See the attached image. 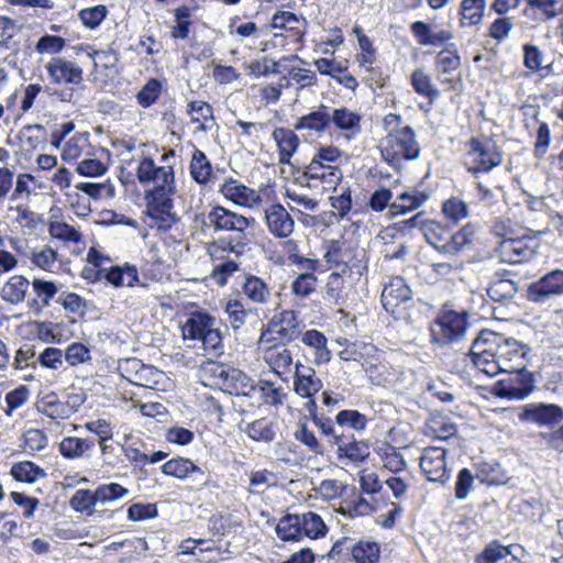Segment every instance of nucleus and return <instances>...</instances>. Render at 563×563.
I'll return each mask as SVG.
<instances>
[{"label": "nucleus", "mask_w": 563, "mask_h": 563, "mask_svg": "<svg viewBox=\"0 0 563 563\" xmlns=\"http://www.w3.org/2000/svg\"><path fill=\"white\" fill-rule=\"evenodd\" d=\"M531 349L526 343L490 330H482L474 339L468 355L485 375L527 369Z\"/></svg>", "instance_id": "obj_1"}, {"label": "nucleus", "mask_w": 563, "mask_h": 563, "mask_svg": "<svg viewBox=\"0 0 563 563\" xmlns=\"http://www.w3.org/2000/svg\"><path fill=\"white\" fill-rule=\"evenodd\" d=\"M141 184L155 183L145 191V213L158 230L168 231L179 218L173 211V196L176 194L175 174L172 165L156 166L154 159L144 157L136 170Z\"/></svg>", "instance_id": "obj_2"}, {"label": "nucleus", "mask_w": 563, "mask_h": 563, "mask_svg": "<svg viewBox=\"0 0 563 563\" xmlns=\"http://www.w3.org/2000/svg\"><path fill=\"white\" fill-rule=\"evenodd\" d=\"M202 372L225 394L252 397L256 391L254 380L239 368L210 361L203 364Z\"/></svg>", "instance_id": "obj_3"}, {"label": "nucleus", "mask_w": 563, "mask_h": 563, "mask_svg": "<svg viewBox=\"0 0 563 563\" xmlns=\"http://www.w3.org/2000/svg\"><path fill=\"white\" fill-rule=\"evenodd\" d=\"M379 150L383 159L393 167H399L404 161H412L420 155L415 131L409 125L388 132L380 141Z\"/></svg>", "instance_id": "obj_4"}, {"label": "nucleus", "mask_w": 563, "mask_h": 563, "mask_svg": "<svg viewBox=\"0 0 563 563\" xmlns=\"http://www.w3.org/2000/svg\"><path fill=\"white\" fill-rule=\"evenodd\" d=\"M208 224L214 228V231H232L239 233L234 240L228 242L223 250L240 254L246 245L245 230L254 223V219L246 218L233 212L222 206L213 207L207 214Z\"/></svg>", "instance_id": "obj_5"}, {"label": "nucleus", "mask_w": 563, "mask_h": 563, "mask_svg": "<svg viewBox=\"0 0 563 563\" xmlns=\"http://www.w3.org/2000/svg\"><path fill=\"white\" fill-rule=\"evenodd\" d=\"M467 145L466 166L467 172L473 176L476 177L479 173H489L501 165L503 152L494 141L482 142L477 137H472Z\"/></svg>", "instance_id": "obj_6"}, {"label": "nucleus", "mask_w": 563, "mask_h": 563, "mask_svg": "<svg viewBox=\"0 0 563 563\" xmlns=\"http://www.w3.org/2000/svg\"><path fill=\"white\" fill-rule=\"evenodd\" d=\"M466 311L446 310L438 316L435 325L438 330H432V341L444 345L461 340L468 327Z\"/></svg>", "instance_id": "obj_7"}, {"label": "nucleus", "mask_w": 563, "mask_h": 563, "mask_svg": "<svg viewBox=\"0 0 563 563\" xmlns=\"http://www.w3.org/2000/svg\"><path fill=\"white\" fill-rule=\"evenodd\" d=\"M507 379H500L492 387V394L501 399L522 400L534 390L533 374L527 369L509 373Z\"/></svg>", "instance_id": "obj_8"}, {"label": "nucleus", "mask_w": 563, "mask_h": 563, "mask_svg": "<svg viewBox=\"0 0 563 563\" xmlns=\"http://www.w3.org/2000/svg\"><path fill=\"white\" fill-rule=\"evenodd\" d=\"M561 296H563V269L560 268L545 273L531 283L526 291L528 301L537 305H545Z\"/></svg>", "instance_id": "obj_9"}, {"label": "nucleus", "mask_w": 563, "mask_h": 563, "mask_svg": "<svg viewBox=\"0 0 563 563\" xmlns=\"http://www.w3.org/2000/svg\"><path fill=\"white\" fill-rule=\"evenodd\" d=\"M411 299L412 291L406 280L400 276L391 277L382 291V305L384 309L396 318L404 316Z\"/></svg>", "instance_id": "obj_10"}, {"label": "nucleus", "mask_w": 563, "mask_h": 563, "mask_svg": "<svg viewBox=\"0 0 563 563\" xmlns=\"http://www.w3.org/2000/svg\"><path fill=\"white\" fill-rule=\"evenodd\" d=\"M518 418L522 422L553 428L563 421V408L556 404L531 402L520 407Z\"/></svg>", "instance_id": "obj_11"}, {"label": "nucleus", "mask_w": 563, "mask_h": 563, "mask_svg": "<svg viewBox=\"0 0 563 563\" xmlns=\"http://www.w3.org/2000/svg\"><path fill=\"white\" fill-rule=\"evenodd\" d=\"M163 474L184 481L190 478L194 483L208 486L210 476L190 459L177 456L161 466Z\"/></svg>", "instance_id": "obj_12"}, {"label": "nucleus", "mask_w": 563, "mask_h": 563, "mask_svg": "<svg viewBox=\"0 0 563 563\" xmlns=\"http://www.w3.org/2000/svg\"><path fill=\"white\" fill-rule=\"evenodd\" d=\"M538 242L533 238H506L499 249L503 260L510 264H520L533 258Z\"/></svg>", "instance_id": "obj_13"}, {"label": "nucleus", "mask_w": 563, "mask_h": 563, "mask_svg": "<svg viewBox=\"0 0 563 563\" xmlns=\"http://www.w3.org/2000/svg\"><path fill=\"white\" fill-rule=\"evenodd\" d=\"M420 468L430 482L444 483L448 481L445 450L439 446L426 448L420 457Z\"/></svg>", "instance_id": "obj_14"}, {"label": "nucleus", "mask_w": 563, "mask_h": 563, "mask_svg": "<svg viewBox=\"0 0 563 563\" xmlns=\"http://www.w3.org/2000/svg\"><path fill=\"white\" fill-rule=\"evenodd\" d=\"M333 444L338 448L339 460L346 459L356 465L365 462L371 454L368 442L356 440L353 433L341 432L340 437L334 438Z\"/></svg>", "instance_id": "obj_15"}, {"label": "nucleus", "mask_w": 563, "mask_h": 563, "mask_svg": "<svg viewBox=\"0 0 563 563\" xmlns=\"http://www.w3.org/2000/svg\"><path fill=\"white\" fill-rule=\"evenodd\" d=\"M46 70L52 82L56 85H79L84 80V71L81 67L76 65L74 62L62 57L52 58L46 65Z\"/></svg>", "instance_id": "obj_16"}, {"label": "nucleus", "mask_w": 563, "mask_h": 563, "mask_svg": "<svg viewBox=\"0 0 563 563\" xmlns=\"http://www.w3.org/2000/svg\"><path fill=\"white\" fill-rule=\"evenodd\" d=\"M321 180L329 186H335L342 178V172L338 165H328L313 156L311 162L298 170V179Z\"/></svg>", "instance_id": "obj_17"}, {"label": "nucleus", "mask_w": 563, "mask_h": 563, "mask_svg": "<svg viewBox=\"0 0 563 563\" xmlns=\"http://www.w3.org/2000/svg\"><path fill=\"white\" fill-rule=\"evenodd\" d=\"M265 219L269 232L276 238H288L294 232V219L280 203L267 208Z\"/></svg>", "instance_id": "obj_18"}, {"label": "nucleus", "mask_w": 563, "mask_h": 563, "mask_svg": "<svg viewBox=\"0 0 563 563\" xmlns=\"http://www.w3.org/2000/svg\"><path fill=\"white\" fill-rule=\"evenodd\" d=\"M294 378L295 391L303 398H311L323 386L322 380L317 377L314 369L301 363L296 364Z\"/></svg>", "instance_id": "obj_19"}, {"label": "nucleus", "mask_w": 563, "mask_h": 563, "mask_svg": "<svg viewBox=\"0 0 563 563\" xmlns=\"http://www.w3.org/2000/svg\"><path fill=\"white\" fill-rule=\"evenodd\" d=\"M96 448L90 438L66 437L59 443V453L68 460L89 459Z\"/></svg>", "instance_id": "obj_20"}, {"label": "nucleus", "mask_w": 563, "mask_h": 563, "mask_svg": "<svg viewBox=\"0 0 563 563\" xmlns=\"http://www.w3.org/2000/svg\"><path fill=\"white\" fill-rule=\"evenodd\" d=\"M219 191L236 205L249 206L261 200L260 195L252 188L239 183L233 178L227 179Z\"/></svg>", "instance_id": "obj_21"}, {"label": "nucleus", "mask_w": 563, "mask_h": 563, "mask_svg": "<svg viewBox=\"0 0 563 563\" xmlns=\"http://www.w3.org/2000/svg\"><path fill=\"white\" fill-rule=\"evenodd\" d=\"M32 288L37 298L27 300V307L35 316H40L44 307H48L51 300L58 292V287L54 282L34 278Z\"/></svg>", "instance_id": "obj_22"}, {"label": "nucleus", "mask_w": 563, "mask_h": 563, "mask_svg": "<svg viewBox=\"0 0 563 563\" xmlns=\"http://www.w3.org/2000/svg\"><path fill=\"white\" fill-rule=\"evenodd\" d=\"M295 130H310L317 133H323L330 128V108L320 104L316 110L300 117L295 125Z\"/></svg>", "instance_id": "obj_23"}, {"label": "nucleus", "mask_w": 563, "mask_h": 563, "mask_svg": "<svg viewBox=\"0 0 563 563\" xmlns=\"http://www.w3.org/2000/svg\"><path fill=\"white\" fill-rule=\"evenodd\" d=\"M361 115L345 107L330 108V125L333 124L338 130L350 132L347 139L354 137L361 131Z\"/></svg>", "instance_id": "obj_24"}, {"label": "nucleus", "mask_w": 563, "mask_h": 563, "mask_svg": "<svg viewBox=\"0 0 563 563\" xmlns=\"http://www.w3.org/2000/svg\"><path fill=\"white\" fill-rule=\"evenodd\" d=\"M273 139L277 144L279 163L290 164V158L299 146V137L295 131L286 128H276L273 132Z\"/></svg>", "instance_id": "obj_25"}, {"label": "nucleus", "mask_w": 563, "mask_h": 563, "mask_svg": "<svg viewBox=\"0 0 563 563\" xmlns=\"http://www.w3.org/2000/svg\"><path fill=\"white\" fill-rule=\"evenodd\" d=\"M216 324V318L207 312L196 311L190 314L183 325V334L191 340H200L207 331L211 330Z\"/></svg>", "instance_id": "obj_26"}, {"label": "nucleus", "mask_w": 563, "mask_h": 563, "mask_svg": "<svg viewBox=\"0 0 563 563\" xmlns=\"http://www.w3.org/2000/svg\"><path fill=\"white\" fill-rule=\"evenodd\" d=\"M517 291V283L508 278V274H496L487 288L488 297L497 302L511 300Z\"/></svg>", "instance_id": "obj_27"}, {"label": "nucleus", "mask_w": 563, "mask_h": 563, "mask_svg": "<svg viewBox=\"0 0 563 563\" xmlns=\"http://www.w3.org/2000/svg\"><path fill=\"white\" fill-rule=\"evenodd\" d=\"M476 234V227L472 223L463 225L456 232L450 233V240L442 245V254L446 256L457 255L466 245L471 244Z\"/></svg>", "instance_id": "obj_28"}, {"label": "nucleus", "mask_w": 563, "mask_h": 563, "mask_svg": "<svg viewBox=\"0 0 563 563\" xmlns=\"http://www.w3.org/2000/svg\"><path fill=\"white\" fill-rule=\"evenodd\" d=\"M428 197L429 196L424 191L417 189L412 191H405L390 203L389 212L394 217L405 214L422 206L427 201Z\"/></svg>", "instance_id": "obj_29"}, {"label": "nucleus", "mask_w": 563, "mask_h": 563, "mask_svg": "<svg viewBox=\"0 0 563 563\" xmlns=\"http://www.w3.org/2000/svg\"><path fill=\"white\" fill-rule=\"evenodd\" d=\"M301 341L313 350L314 363L327 364L331 361V352L327 346L325 335L318 330H308L302 334Z\"/></svg>", "instance_id": "obj_30"}, {"label": "nucleus", "mask_w": 563, "mask_h": 563, "mask_svg": "<svg viewBox=\"0 0 563 563\" xmlns=\"http://www.w3.org/2000/svg\"><path fill=\"white\" fill-rule=\"evenodd\" d=\"M451 228L437 220L422 224V234L429 245L442 254V245L450 240Z\"/></svg>", "instance_id": "obj_31"}, {"label": "nucleus", "mask_w": 563, "mask_h": 563, "mask_svg": "<svg viewBox=\"0 0 563 563\" xmlns=\"http://www.w3.org/2000/svg\"><path fill=\"white\" fill-rule=\"evenodd\" d=\"M344 242L341 240H329L324 243V258L327 263L341 266L342 273H347L351 268L349 266L350 255L352 249H344Z\"/></svg>", "instance_id": "obj_32"}, {"label": "nucleus", "mask_w": 563, "mask_h": 563, "mask_svg": "<svg viewBox=\"0 0 563 563\" xmlns=\"http://www.w3.org/2000/svg\"><path fill=\"white\" fill-rule=\"evenodd\" d=\"M243 431L254 441L271 443L276 437V423L267 418H261L247 423Z\"/></svg>", "instance_id": "obj_33"}, {"label": "nucleus", "mask_w": 563, "mask_h": 563, "mask_svg": "<svg viewBox=\"0 0 563 563\" xmlns=\"http://www.w3.org/2000/svg\"><path fill=\"white\" fill-rule=\"evenodd\" d=\"M29 286L30 282L25 277L14 275L3 285L1 298L12 305H18L24 300Z\"/></svg>", "instance_id": "obj_34"}, {"label": "nucleus", "mask_w": 563, "mask_h": 563, "mask_svg": "<svg viewBox=\"0 0 563 563\" xmlns=\"http://www.w3.org/2000/svg\"><path fill=\"white\" fill-rule=\"evenodd\" d=\"M351 555L355 563H378L380 545L375 541L360 540L353 543Z\"/></svg>", "instance_id": "obj_35"}, {"label": "nucleus", "mask_w": 563, "mask_h": 563, "mask_svg": "<svg viewBox=\"0 0 563 563\" xmlns=\"http://www.w3.org/2000/svg\"><path fill=\"white\" fill-rule=\"evenodd\" d=\"M244 295L255 303H266L271 298V289L260 277L249 275L242 286Z\"/></svg>", "instance_id": "obj_36"}, {"label": "nucleus", "mask_w": 563, "mask_h": 563, "mask_svg": "<svg viewBox=\"0 0 563 563\" xmlns=\"http://www.w3.org/2000/svg\"><path fill=\"white\" fill-rule=\"evenodd\" d=\"M189 168L190 175L197 184H208L212 174V165L205 152L198 148L195 150Z\"/></svg>", "instance_id": "obj_37"}, {"label": "nucleus", "mask_w": 563, "mask_h": 563, "mask_svg": "<svg viewBox=\"0 0 563 563\" xmlns=\"http://www.w3.org/2000/svg\"><path fill=\"white\" fill-rule=\"evenodd\" d=\"M435 69L443 74L456 70L461 66V57L454 43H449L441 49L434 59Z\"/></svg>", "instance_id": "obj_38"}, {"label": "nucleus", "mask_w": 563, "mask_h": 563, "mask_svg": "<svg viewBox=\"0 0 563 563\" xmlns=\"http://www.w3.org/2000/svg\"><path fill=\"white\" fill-rule=\"evenodd\" d=\"M276 534L283 541H299L302 538L299 515L288 514L276 526Z\"/></svg>", "instance_id": "obj_39"}, {"label": "nucleus", "mask_w": 563, "mask_h": 563, "mask_svg": "<svg viewBox=\"0 0 563 563\" xmlns=\"http://www.w3.org/2000/svg\"><path fill=\"white\" fill-rule=\"evenodd\" d=\"M265 361L276 374L282 375L290 372L292 355L286 347H271L265 353Z\"/></svg>", "instance_id": "obj_40"}, {"label": "nucleus", "mask_w": 563, "mask_h": 563, "mask_svg": "<svg viewBox=\"0 0 563 563\" xmlns=\"http://www.w3.org/2000/svg\"><path fill=\"white\" fill-rule=\"evenodd\" d=\"M302 534L311 539L323 538L328 532V527L323 519L313 511H308L299 515Z\"/></svg>", "instance_id": "obj_41"}, {"label": "nucleus", "mask_w": 563, "mask_h": 563, "mask_svg": "<svg viewBox=\"0 0 563 563\" xmlns=\"http://www.w3.org/2000/svg\"><path fill=\"white\" fill-rule=\"evenodd\" d=\"M98 504L96 498V489L81 488L74 493L69 499V506L76 512L92 516L95 514V506Z\"/></svg>", "instance_id": "obj_42"}, {"label": "nucleus", "mask_w": 563, "mask_h": 563, "mask_svg": "<svg viewBox=\"0 0 563 563\" xmlns=\"http://www.w3.org/2000/svg\"><path fill=\"white\" fill-rule=\"evenodd\" d=\"M411 86L413 90L426 98L432 103L440 96V90L432 84L431 77L422 69H416L411 74Z\"/></svg>", "instance_id": "obj_43"}, {"label": "nucleus", "mask_w": 563, "mask_h": 563, "mask_svg": "<svg viewBox=\"0 0 563 563\" xmlns=\"http://www.w3.org/2000/svg\"><path fill=\"white\" fill-rule=\"evenodd\" d=\"M485 9V0H463L460 7L462 25L471 26L478 24L483 19Z\"/></svg>", "instance_id": "obj_44"}, {"label": "nucleus", "mask_w": 563, "mask_h": 563, "mask_svg": "<svg viewBox=\"0 0 563 563\" xmlns=\"http://www.w3.org/2000/svg\"><path fill=\"white\" fill-rule=\"evenodd\" d=\"M295 322L296 317L294 312L284 311L282 313L280 323L272 322L271 331L277 334L282 341L290 342L299 334L298 325Z\"/></svg>", "instance_id": "obj_45"}, {"label": "nucleus", "mask_w": 563, "mask_h": 563, "mask_svg": "<svg viewBox=\"0 0 563 563\" xmlns=\"http://www.w3.org/2000/svg\"><path fill=\"white\" fill-rule=\"evenodd\" d=\"M341 272H333L329 275L325 284V299L333 305L341 306L345 302L344 279Z\"/></svg>", "instance_id": "obj_46"}, {"label": "nucleus", "mask_w": 563, "mask_h": 563, "mask_svg": "<svg viewBox=\"0 0 563 563\" xmlns=\"http://www.w3.org/2000/svg\"><path fill=\"white\" fill-rule=\"evenodd\" d=\"M11 475L18 482L34 483L37 481V478L44 477L45 472L33 462L23 461L15 463L11 467Z\"/></svg>", "instance_id": "obj_47"}, {"label": "nucleus", "mask_w": 563, "mask_h": 563, "mask_svg": "<svg viewBox=\"0 0 563 563\" xmlns=\"http://www.w3.org/2000/svg\"><path fill=\"white\" fill-rule=\"evenodd\" d=\"M130 490L119 483L101 484L96 488L98 504H111L129 496Z\"/></svg>", "instance_id": "obj_48"}, {"label": "nucleus", "mask_w": 563, "mask_h": 563, "mask_svg": "<svg viewBox=\"0 0 563 563\" xmlns=\"http://www.w3.org/2000/svg\"><path fill=\"white\" fill-rule=\"evenodd\" d=\"M368 419L357 410L344 409L336 413L335 423L340 428H350L354 431H363L367 426Z\"/></svg>", "instance_id": "obj_49"}, {"label": "nucleus", "mask_w": 563, "mask_h": 563, "mask_svg": "<svg viewBox=\"0 0 563 563\" xmlns=\"http://www.w3.org/2000/svg\"><path fill=\"white\" fill-rule=\"evenodd\" d=\"M162 89L157 78H150L135 96L137 103L145 109L152 107L158 100Z\"/></svg>", "instance_id": "obj_50"}, {"label": "nucleus", "mask_w": 563, "mask_h": 563, "mask_svg": "<svg viewBox=\"0 0 563 563\" xmlns=\"http://www.w3.org/2000/svg\"><path fill=\"white\" fill-rule=\"evenodd\" d=\"M510 554L511 552L509 547H505L498 540H494L489 542L479 554H477L475 562L498 563Z\"/></svg>", "instance_id": "obj_51"}, {"label": "nucleus", "mask_w": 563, "mask_h": 563, "mask_svg": "<svg viewBox=\"0 0 563 563\" xmlns=\"http://www.w3.org/2000/svg\"><path fill=\"white\" fill-rule=\"evenodd\" d=\"M442 213L446 219L451 220L453 224H457L461 220L468 217V206L464 200L457 197H451L443 202Z\"/></svg>", "instance_id": "obj_52"}, {"label": "nucleus", "mask_w": 563, "mask_h": 563, "mask_svg": "<svg viewBox=\"0 0 563 563\" xmlns=\"http://www.w3.org/2000/svg\"><path fill=\"white\" fill-rule=\"evenodd\" d=\"M107 15L108 9L103 4L85 8L78 12V16L82 24L90 30L99 27Z\"/></svg>", "instance_id": "obj_53"}, {"label": "nucleus", "mask_w": 563, "mask_h": 563, "mask_svg": "<svg viewBox=\"0 0 563 563\" xmlns=\"http://www.w3.org/2000/svg\"><path fill=\"white\" fill-rule=\"evenodd\" d=\"M225 313L233 330L241 329L246 321L247 312L244 305L238 299H230L225 303Z\"/></svg>", "instance_id": "obj_54"}, {"label": "nucleus", "mask_w": 563, "mask_h": 563, "mask_svg": "<svg viewBox=\"0 0 563 563\" xmlns=\"http://www.w3.org/2000/svg\"><path fill=\"white\" fill-rule=\"evenodd\" d=\"M529 8L538 10L544 18L550 21L559 15H563V5L559 0H526Z\"/></svg>", "instance_id": "obj_55"}, {"label": "nucleus", "mask_w": 563, "mask_h": 563, "mask_svg": "<svg viewBox=\"0 0 563 563\" xmlns=\"http://www.w3.org/2000/svg\"><path fill=\"white\" fill-rule=\"evenodd\" d=\"M477 477L489 485L504 483L500 465L496 461L481 463L477 468Z\"/></svg>", "instance_id": "obj_56"}, {"label": "nucleus", "mask_w": 563, "mask_h": 563, "mask_svg": "<svg viewBox=\"0 0 563 563\" xmlns=\"http://www.w3.org/2000/svg\"><path fill=\"white\" fill-rule=\"evenodd\" d=\"M375 511L374 506L364 497L358 496L355 500L347 501L342 507V514L349 518L368 516Z\"/></svg>", "instance_id": "obj_57"}, {"label": "nucleus", "mask_w": 563, "mask_h": 563, "mask_svg": "<svg viewBox=\"0 0 563 563\" xmlns=\"http://www.w3.org/2000/svg\"><path fill=\"white\" fill-rule=\"evenodd\" d=\"M49 234L58 240L78 243L81 234L66 222H52L48 228Z\"/></svg>", "instance_id": "obj_58"}, {"label": "nucleus", "mask_w": 563, "mask_h": 563, "mask_svg": "<svg viewBox=\"0 0 563 563\" xmlns=\"http://www.w3.org/2000/svg\"><path fill=\"white\" fill-rule=\"evenodd\" d=\"M15 210L18 212L16 222L24 229L33 231L38 225H44L45 223L42 214L30 210L25 206L20 205L15 208Z\"/></svg>", "instance_id": "obj_59"}, {"label": "nucleus", "mask_w": 563, "mask_h": 563, "mask_svg": "<svg viewBox=\"0 0 563 563\" xmlns=\"http://www.w3.org/2000/svg\"><path fill=\"white\" fill-rule=\"evenodd\" d=\"M21 134L25 143L32 148H37L40 144H45L46 142L47 133L46 129L42 124L25 125L21 130Z\"/></svg>", "instance_id": "obj_60"}, {"label": "nucleus", "mask_w": 563, "mask_h": 563, "mask_svg": "<svg viewBox=\"0 0 563 563\" xmlns=\"http://www.w3.org/2000/svg\"><path fill=\"white\" fill-rule=\"evenodd\" d=\"M512 27L514 22L511 18L500 16L490 23L488 27V35L498 43H501L509 36Z\"/></svg>", "instance_id": "obj_61"}, {"label": "nucleus", "mask_w": 563, "mask_h": 563, "mask_svg": "<svg viewBox=\"0 0 563 563\" xmlns=\"http://www.w3.org/2000/svg\"><path fill=\"white\" fill-rule=\"evenodd\" d=\"M64 358L69 365L76 366L91 358L90 350L85 344L75 342L67 346Z\"/></svg>", "instance_id": "obj_62"}, {"label": "nucleus", "mask_w": 563, "mask_h": 563, "mask_svg": "<svg viewBox=\"0 0 563 563\" xmlns=\"http://www.w3.org/2000/svg\"><path fill=\"white\" fill-rule=\"evenodd\" d=\"M317 286V277L316 275L310 273L300 274L292 283V291L297 296L308 297L311 292L316 290Z\"/></svg>", "instance_id": "obj_63"}, {"label": "nucleus", "mask_w": 563, "mask_h": 563, "mask_svg": "<svg viewBox=\"0 0 563 563\" xmlns=\"http://www.w3.org/2000/svg\"><path fill=\"white\" fill-rule=\"evenodd\" d=\"M29 388L21 385L5 395L7 410L5 415L11 416L12 412L23 406L29 399Z\"/></svg>", "instance_id": "obj_64"}]
</instances>
